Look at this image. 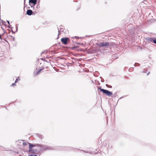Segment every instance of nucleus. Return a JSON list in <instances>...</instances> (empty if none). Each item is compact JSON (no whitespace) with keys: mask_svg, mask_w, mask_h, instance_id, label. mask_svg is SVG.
<instances>
[{"mask_svg":"<svg viewBox=\"0 0 156 156\" xmlns=\"http://www.w3.org/2000/svg\"><path fill=\"white\" fill-rule=\"evenodd\" d=\"M61 41L62 44L66 45L69 42V40L68 37H64L61 39Z\"/></svg>","mask_w":156,"mask_h":156,"instance_id":"nucleus-3","label":"nucleus"},{"mask_svg":"<svg viewBox=\"0 0 156 156\" xmlns=\"http://www.w3.org/2000/svg\"><path fill=\"white\" fill-rule=\"evenodd\" d=\"M7 22L9 24V22L8 21H7Z\"/></svg>","mask_w":156,"mask_h":156,"instance_id":"nucleus-17","label":"nucleus"},{"mask_svg":"<svg viewBox=\"0 0 156 156\" xmlns=\"http://www.w3.org/2000/svg\"><path fill=\"white\" fill-rule=\"evenodd\" d=\"M23 144L24 145H27V143L26 142H24L23 143Z\"/></svg>","mask_w":156,"mask_h":156,"instance_id":"nucleus-11","label":"nucleus"},{"mask_svg":"<svg viewBox=\"0 0 156 156\" xmlns=\"http://www.w3.org/2000/svg\"><path fill=\"white\" fill-rule=\"evenodd\" d=\"M43 69H40L36 73V74L35 76L37 75L38 74H40L41 72L42 71V70Z\"/></svg>","mask_w":156,"mask_h":156,"instance_id":"nucleus-9","label":"nucleus"},{"mask_svg":"<svg viewBox=\"0 0 156 156\" xmlns=\"http://www.w3.org/2000/svg\"><path fill=\"white\" fill-rule=\"evenodd\" d=\"M150 73V72H148L147 74V75H149V74Z\"/></svg>","mask_w":156,"mask_h":156,"instance_id":"nucleus-16","label":"nucleus"},{"mask_svg":"<svg viewBox=\"0 0 156 156\" xmlns=\"http://www.w3.org/2000/svg\"><path fill=\"white\" fill-rule=\"evenodd\" d=\"M154 39H153L152 38H150L148 39V40L150 42H153V41H154Z\"/></svg>","mask_w":156,"mask_h":156,"instance_id":"nucleus-10","label":"nucleus"},{"mask_svg":"<svg viewBox=\"0 0 156 156\" xmlns=\"http://www.w3.org/2000/svg\"><path fill=\"white\" fill-rule=\"evenodd\" d=\"M98 89H100V91L103 92V94L108 97H110L112 95V92L108 90L101 88L100 87L98 88Z\"/></svg>","mask_w":156,"mask_h":156,"instance_id":"nucleus-2","label":"nucleus"},{"mask_svg":"<svg viewBox=\"0 0 156 156\" xmlns=\"http://www.w3.org/2000/svg\"><path fill=\"white\" fill-rule=\"evenodd\" d=\"M18 81V80L16 79L15 81V83H16Z\"/></svg>","mask_w":156,"mask_h":156,"instance_id":"nucleus-14","label":"nucleus"},{"mask_svg":"<svg viewBox=\"0 0 156 156\" xmlns=\"http://www.w3.org/2000/svg\"><path fill=\"white\" fill-rule=\"evenodd\" d=\"M29 144V153L30 154H38L39 152L37 151L36 149H33L34 147L35 146V145L32 144H31L28 143Z\"/></svg>","mask_w":156,"mask_h":156,"instance_id":"nucleus-1","label":"nucleus"},{"mask_svg":"<svg viewBox=\"0 0 156 156\" xmlns=\"http://www.w3.org/2000/svg\"><path fill=\"white\" fill-rule=\"evenodd\" d=\"M33 12L31 10H28L27 11V13L28 15H31L32 14Z\"/></svg>","mask_w":156,"mask_h":156,"instance_id":"nucleus-7","label":"nucleus"},{"mask_svg":"<svg viewBox=\"0 0 156 156\" xmlns=\"http://www.w3.org/2000/svg\"><path fill=\"white\" fill-rule=\"evenodd\" d=\"M147 72V71H143L142 72L143 73H146Z\"/></svg>","mask_w":156,"mask_h":156,"instance_id":"nucleus-15","label":"nucleus"},{"mask_svg":"<svg viewBox=\"0 0 156 156\" xmlns=\"http://www.w3.org/2000/svg\"><path fill=\"white\" fill-rule=\"evenodd\" d=\"M16 83H13L11 85V86H16V85L15 84Z\"/></svg>","mask_w":156,"mask_h":156,"instance_id":"nucleus-12","label":"nucleus"},{"mask_svg":"<svg viewBox=\"0 0 156 156\" xmlns=\"http://www.w3.org/2000/svg\"><path fill=\"white\" fill-rule=\"evenodd\" d=\"M1 28L2 29V30H3V33L2 35H1V34H0V39H1V40H2V36H3L4 35V34H5V30L4 29V28L3 27L2 25L1 26Z\"/></svg>","mask_w":156,"mask_h":156,"instance_id":"nucleus-5","label":"nucleus"},{"mask_svg":"<svg viewBox=\"0 0 156 156\" xmlns=\"http://www.w3.org/2000/svg\"><path fill=\"white\" fill-rule=\"evenodd\" d=\"M37 135L38 137L40 139H42L43 138V136L40 133L37 134Z\"/></svg>","mask_w":156,"mask_h":156,"instance_id":"nucleus-8","label":"nucleus"},{"mask_svg":"<svg viewBox=\"0 0 156 156\" xmlns=\"http://www.w3.org/2000/svg\"><path fill=\"white\" fill-rule=\"evenodd\" d=\"M37 2V0H29V3H32L34 4V5H35Z\"/></svg>","mask_w":156,"mask_h":156,"instance_id":"nucleus-6","label":"nucleus"},{"mask_svg":"<svg viewBox=\"0 0 156 156\" xmlns=\"http://www.w3.org/2000/svg\"><path fill=\"white\" fill-rule=\"evenodd\" d=\"M153 43L156 44V39H154V41H153Z\"/></svg>","mask_w":156,"mask_h":156,"instance_id":"nucleus-13","label":"nucleus"},{"mask_svg":"<svg viewBox=\"0 0 156 156\" xmlns=\"http://www.w3.org/2000/svg\"><path fill=\"white\" fill-rule=\"evenodd\" d=\"M109 43L108 42H100L97 44L98 46L100 47L106 46L109 45Z\"/></svg>","mask_w":156,"mask_h":156,"instance_id":"nucleus-4","label":"nucleus"}]
</instances>
